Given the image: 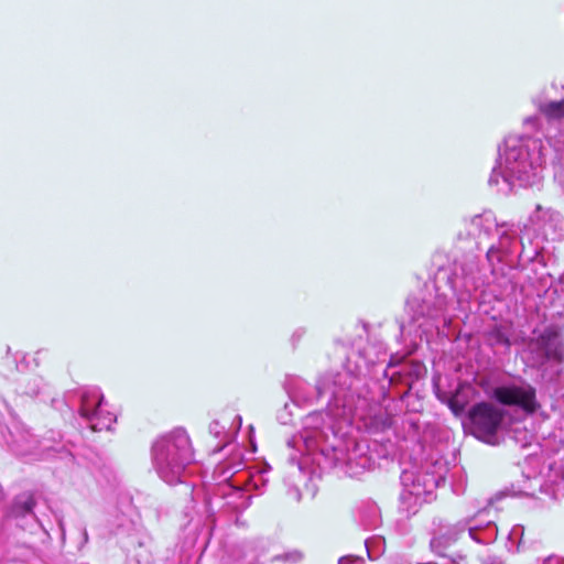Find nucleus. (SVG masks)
<instances>
[{"mask_svg": "<svg viewBox=\"0 0 564 564\" xmlns=\"http://www.w3.org/2000/svg\"><path fill=\"white\" fill-rule=\"evenodd\" d=\"M358 379L348 371H340L335 375L323 376L316 384L314 395H306V390H312L308 384L302 383L293 393L294 402L301 404L312 403L313 399L328 395L327 413L314 412L308 414L304 421V429L300 436H294L288 442L290 447L302 452L301 446L307 454L322 449L327 434L323 430L324 416H344L350 414L354 408V395L351 391L355 389Z\"/></svg>", "mask_w": 564, "mask_h": 564, "instance_id": "f257e3e1", "label": "nucleus"}, {"mask_svg": "<svg viewBox=\"0 0 564 564\" xmlns=\"http://www.w3.org/2000/svg\"><path fill=\"white\" fill-rule=\"evenodd\" d=\"M544 154L541 141L530 137L510 135L505 140L503 152L499 155L498 166L494 167L489 185L499 186L500 191L519 186H533L542 178Z\"/></svg>", "mask_w": 564, "mask_h": 564, "instance_id": "f03ea898", "label": "nucleus"}, {"mask_svg": "<svg viewBox=\"0 0 564 564\" xmlns=\"http://www.w3.org/2000/svg\"><path fill=\"white\" fill-rule=\"evenodd\" d=\"M193 462L192 443L183 429H175L158 438L152 445V466L167 485L183 482L187 468Z\"/></svg>", "mask_w": 564, "mask_h": 564, "instance_id": "7ed1b4c3", "label": "nucleus"}, {"mask_svg": "<svg viewBox=\"0 0 564 564\" xmlns=\"http://www.w3.org/2000/svg\"><path fill=\"white\" fill-rule=\"evenodd\" d=\"M447 467L443 462L426 465L423 469L401 474V499L409 505L427 502L434 489L445 484Z\"/></svg>", "mask_w": 564, "mask_h": 564, "instance_id": "20e7f679", "label": "nucleus"}, {"mask_svg": "<svg viewBox=\"0 0 564 564\" xmlns=\"http://www.w3.org/2000/svg\"><path fill=\"white\" fill-rule=\"evenodd\" d=\"M469 235L478 239V246L490 238H498V243H491L486 253L488 262L492 265V272H495V261L501 262L503 257L511 252L514 243V236L509 232V226L499 225L491 212L476 215L470 219Z\"/></svg>", "mask_w": 564, "mask_h": 564, "instance_id": "39448f33", "label": "nucleus"}, {"mask_svg": "<svg viewBox=\"0 0 564 564\" xmlns=\"http://www.w3.org/2000/svg\"><path fill=\"white\" fill-rule=\"evenodd\" d=\"M531 365L542 367L546 362H561L563 347L556 332L547 328L538 336L531 338L527 346Z\"/></svg>", "mask_w": 564, "mask_h": 564, "instance_id": "423d86ee", "label": "nucleus"}, {"mask_svg": "<svg viewBox=\"0 0 564 564\" xmlns=\"http://www.w3.org/2000/svg\"><path fill=\"white\" fill-rule=\"evenodd\" d=\"M502 411L490 403L482 402L476 404L470 411V421L475 436L489 444H496V434L502 423Z\"/></svg>", "mask_w": 564, "mask_h": 564, "instance_id": "0eeeda50", "label": "nucleus"}, {"mask_svg": "<svg viewBox=\"0 0 564 564\" xmlns=\"http://www.w3.org/2000/svg\"><path fill=\"white\" fill-rule=\"evenodd\" d=\"M104 405V395L98 388H89L82 393L80 414L89 422L93 431L110 430L117 420Z\"/></svg>", "mask_w": 564, "mask_h": 564, "instance_id": "6e6552de", "label": "nucleus"}, {"mask_svg": "<svg viewBox=\"0 0 564 564\" xmlns=\"http://www.w3.org/2000/svg\"><path fill=\"white\" fill-rule=\"evenodd\" d=\"M491 512L492 509L487 507L457 521L458 527H462V533L467 532L469 538L478 544L495 542L498 535V528Z\"/></svg>", "mask_w": 564, "mask_h": 564, "instance_id": "1a4fd4ad", "label": "nucleus"}, {"mask_svg": "<svg viewBox=\"0 0 564 564\" xmlns=\"http://www.w3.org/2000/svg\"><path fill=\"white\" fill-rule=\"evenodd\" d=\"M494 397L502 404L518 406L530 414L539 408L535 389L522 380L497 387Z\"/></svg>", "mask_w": 564, "mask_h": 564, "instance_id": "9d476101", "label": "nucleus"}, {"mask_svg": "<svg viewBox=\"0 0 564 564\" xmlns=\"http://www.w3.org/2000/svg\"><path fill=\"white\" fill-rule=\"evenodd\" d=\"M408 305L413 308L417 306L413 319L419 321L420 317H424L432 322V324L438 327L437 323L442 322L444 325L448 323L447 317L445 316L446 311V297L443 295L436 296L433 304L429 303L426 300H423L421 304L417 303L416 300H412L408 302Z\"/></svg>", "mask_w": 564, "mask_h": 564, "instance_id": "9b49d317", "label": "nucleus"}, {"mask_svg": "<svg viewBox=\"0 0 564 564\" xmlns=\"http://www.w3.org/2000/svg\"><path fill=\"white\" fill-rule=\"evenodd\" d=\"M477 272L478 267L474 261L460 264L455 263L452 274L448 275L451 289L454 292L464 290L468 293L476 290L478 286Z\"/></svg>", "mask_w": 564, "mask_h": 564, "instance_id": "f8f14e48", "label": "nucleus"}, {"mask_svg": "<svg viewBox=\"0 0 564 564\" xmlns=\"http://www.w3.org/2000/svg\"><path fill=\"white\" fill-rule=\"evenodd\" d=\"M462 535V527H458L457 522L453 524L440 523L437 530L433 533L430 547L436 555L444 556L446 550L457 542Z\"/></svg>", "mask_w": 564, "mask_h": 564, "instance_id": "ddd939ff", "label": "nucleus"}, {"mask_svg": "<svg viewBox=\"0 0 564 564\" xmlns=\"http://www.w3.org/2000/svg\"><path fill=\"white\" fill-rule=\"evenodd\" d=\"M267 552L264 540L250 541L242 544L239 561L242 564H262L259 558Z\"/></svg>", "mask_w": 564, "mask_h": 564, "instance_id": "4468645a", "label": "nucleus"}, {"mask_svg": "<svg viewBox=\"0 0 564 564\" xmlns=\"http://www.w3.org/2000/svg\"><path fill=\"white\" fill-rule=\"evenodd\" d=\"M34 506L35 501L33 496L23 494L14 499L11 513L14 517H23L25 514L32 513Z\"/></svg>", "mask_w": 564, "mask_h": 564, "instance_id": "2eb2a0df", "label": "nucleus"}, {"mask_svg": "<svg viewBox=\"0 0 564 564\" xmlns=\"http://www.w3.org/2000/svg\"><path fill=\"white\" fill-rule=\"evenodd\" d=\"M540 112L547 120H558L564 117V98L558 101H547L539 106Z\"/></svg>", "mask_w": 564, "mask_h": 564, "instance_id": "dca6fc26", "label": "nucleus"}, {"mask_svg": "<svg viewBox=\"0 0 564 564\" xmlns=\"http://www.w3.org/2000/svg\"><path fill=\"white\" fill-rule=\"evenodd\" d=\"M488 340L491 346H505V347L510 346V341H509L507 334L500 327H495L489 333Z\"/></svg>", "mask_w": 564, "mask_h": 564, "instance_id": "f3484780", "label": "nucleus"}, {"mask_svg": "<svg viewBox=\"0 0 564 564\" xmlns=\"http://www.w3.org/2000/svg\"><path fill=\"white\" fill-rule=\"evenodd\" d=\"M209 433L213 434L216 438L227 440L228 432L226 424L220 422L219 420H215L209 425Z\"/></svg>", "mask_w": 564, "mask_h": 564, "instance_id": "a211bd4d", "label": "nucleus"}, {"mask_svg": "<svg viewBox=\"0 0 564 564\" xmlns=\"http://www.w3.org/2000/svg\"><path fill=\"white\" fill-rule=\"evenodd\" d=\"M215 474L221 481H225L228 480L235 471L232 468H228L225 464H220L215 468Z\"/></svg>", "mask_w": 564, "mask_h": 564, "instance_id": "6ab92c4d", "label": "nucleus"}, {"mask_svg": "<svg viewBox=\"0 0 564 564\" xmlns=\"http://www.w3.org/2000/svg\"><path fill=\"white\" fill-rule=\"evenodd\" d=\"M523 527L522 525H514L510 533H509V539L510 540H514V539H518V545L521 543V540H522V536H523Z\"/></svg>", "mask_w": 564, "mask_h": 564, "instance_id": "aec40b11", "label": "nucleus"}, {"mask_svg": "<svg viewBox=\"0 0 564 564\" xmlns=\"http://www.w3.org/2000/svg\"><path fill=\"white\" fill-rule=\"evenodd\" d=\"M361 558L357 556H343L338 560V564H355Z\"/></svg>", "mask_w": 564, "mask_h": 564, "instance_id": "412c9836", "label": "nucleus"}, {"mask_svg": "<svg viewBox=\"0 0 564 564\" xmlns=\"http://www.w3.org/2000/svg\"><path fill=\"white\" fill-rule=\"evenodd\" d=\"M542 564H564V558L558 556H549Z\"/></svg>", "mask_w": 564, "mask_h": 564, "instance_id": "4be33fe9", "label": "nucleus"}, {"mask_svg": "<svg viewBox=\"0 0 564 564\" xmlns=\"http://www.w3.org/2000/svg\"><path fill=\"white\" fill-rule=\"evenodd\" d=\"M285 557H286V560L290 558L291 561L296 562L302 557V555L300 552H293L291 554H288Z\"/></svg>", "mask_w": 564, "mask_h": 564, "instance_id": "5701e85b", "label": "nucleus"}, {"mask_svg": "<svg viewBox=\"0 0 564 564\" xmlns=\"http://www.w3.org/2000/svg\"><path fill=\"white\" fill-rule=\"evenodd\" d=\"M235 421H237V430H238V429H240V426H241V421H242L241 416H240V415H236V416H235Z\"/></svg>", "mask_w": 564, "mask_h": 564, "instance_id": "b1692460", "label": "nucleus"}, {"mask_svg": "<svg viewBox=\"0 0 564 564\" xmlns=\"http://www.w3.org/2000/svg\"><path fill=\"white\" fill-rule=\"evenodd\" d=\"M290 460L294 464H297V465H301L300 460L297 459V457L295 455H291L290 456Z\"/></svg>", "mask_w": 564, "mask_h": 564, "instance_id": "393cba45", "label": "nucleus"}, {"mask_svg": "<svg viewBox=\"0 0 564 564\" xmlns=\"http://www.w3.org/2000/svg\"><path fill=\"white\" fill-rule=\"evenodd\" d=\"M83 536H84V542L87 543L88 542V533H87L86 529L83 530Z\"/></svg>", "mask_w": 564, "mask_h": 564, "instance_id": "a878e982", "label": "nucleus"}, {"mask_svg": "<svg viewBox=\"0 0 564 564\" xmlns=\"http://www.w3.org/2000/svg\"><path fill=\"white\" fill-rule=\"evenodd\" d=\"M368 462L367 458H362V466L365 467L366 466V463Z\"/></svg>", "mask_w": 564, "mask_h": 564, "instance_id": "bb28decb", "label": "nucleus"}]
</instances>
